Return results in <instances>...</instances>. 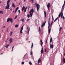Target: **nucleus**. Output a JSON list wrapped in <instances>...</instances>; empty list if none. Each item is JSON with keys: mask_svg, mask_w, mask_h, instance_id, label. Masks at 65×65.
I'll return each mask as SVG.
<instances>
[{"mask_svg": "<svg viewBox=\"0 0 65 65\" xmlns=\"http://www.w3.org/2000/svg\"><path fill=\"white\" fill-rule=\"evenodd\" d=\"M10 1V0H8L7 1V6H5V9H9V2Z\"/></svg>", "mask_w": 65, "mask_h": 65, "instance_id": "f257e3e1", "label": "nucleus"}, {"mask_svg": "<svg viewBox=\"0 0 65 65\" xmlns=\"http://www.w3.org/2000/svg\"><path fill=\"white\" fill-rule=\"evenodd\" d=\"M40 42L41 43V46H42V49H41V55H42L43 54V46H42V44H43V42H42V40H41L40 41Z\"/></svg>", "mask_w": 65, "mask_h": 65, "instance_id": "f03ea898", "label": "nucleus"}, {"mask_svg": "<svg viewBox=\"0 0 65 65\" xmlns=\"http://www.w3.org/2000/svg\"><path fill=\"white\" fill-rule=\"evenodd\" d=\"M34 10H33V9H31V10H30L29 12V13L30 14V17H32V15H33V13L34 12Z\"/></svg>", "mask_w": 65, "mask_h": 65, "instance_id": "7ed1b4c3", "label": "nucleus"}, {"mask_svg": "<svg viewBox=\"0 0 65 65\" xmlns=\"http://www.w3.org/2000/svg\"><path fill=\"white\" fill-rule=\"evenodd\" d=\"M35 5H36V7H37V8L38 12V10H39V8H40V5H39V4H38L37 3L35 4Z\"/></svg>", "mask_w": 65, "mask_h": 65, "instance_id": "20e7f679", "label": "nucleus"}, {"mask_svg": "<svg viewBox=\"0 0 65 65\" xmlns=\"http://www.w3.org/2000/svg\"><path fill=\"white\" fill-rule=\"evenodd\" d=\"M7 22H9V21H10L12 23L13 20L11 18H9L7 19Z\"/></svg>", "mask_w": 65, "mask_h": 65, "instance_id": "39448f33", "label": "nucleus"}, {"mask_svg": "<svg viewBox=\"0 0 65 65\" xmlns=\"http://www.w3.org/2000/svg\"><path fill=\"white\" fill-rule=\"evenodd\" d=\"M48 10H49L50 8L51 7V4L50 3H49L47 4H46Z\"/></svg>", "mask_w": 65, "mask_h": 65, "instance_id": "423d86ee", "label": "nucleus"}, {"mask_svg": "<svg viewBox=\"0 0 65 65\" xmlns=\"http://www.w3.org/2000/svg\"><path fill=\"white\" fill-rule=\"evenodd\" d=\"M61 19L63 18V20L65 19V17H64L63 15V11H62L61 12Z\"/></svg>", "mask_w": 65, "mask_h": 65, "instance_id": "0eeeda50", "label": "nucleus"}, {"mask_svg": "<svg viewBox=\"0 0 65 65\" xmlns=\"http://www.w3.org/2000/svg\"><path fill=\"white\" fill-rule=\"evenodd\" d=\"M23 28H24V26H22L21 28V30H20V33H23V31H23Z\"/></svg>", "mask_w": 65, "mask_h": 65, "instance_id": "6e6552de", "label": "nucleus"}, {"mask_svg": "<svg viewBox=\"0 0 65 65\" xmlns=\"http://www.w3.org/2000/svg\"><path fill=\"white\" fill-rule=\"evenodd\" d=\"M46 21L45 22L43 23V24L41 25V27H43L44 26H45V23H46Z\"/></svg>", "mask_w": 65, "mask_h": 65, "instance_id": "1a4fd4ad", "label": "nucleus"}, {"mask_svg": "<svg viewBox=\"0 0 65 65\" xmlns=\"http://www.w3.org/2000/svg\"><path fill=\"white\" fill-rule=\"evenodd\" d=\"M9 42L10 43L12 42V38H10L9 40Z\"/></svg>", "mask_w": 65, "mask_h": 65, "instance_id": "9d476101", "label": "nucleus"}, {"mask_svg": "<svg viewBox=\"0 0 65 65\" xmlns=\"http://www.w3.org/2000/svg\"><path fill=\"white\" fill-rule=\"evenodd\" d=\"M25 8V6H23V7L22 8V11H23Z\"/></svg>", "mask_w": 65, "mask_h": 65, "instance_id": "9b49d317", "label": "nucleus"}, {"mask_svg": "<svg viewBox=\"0 0 65 65\" xmlns=\"http://www.w3.org/2000/svg\"><path fill=\"white\" fill-rule=\"evenodd\" d=\"M12 7H14V8H15V5L13 3L12 4Z\"/></svg>", "mask_w": 65, "mask_h": 65, "instance_id": "f8f14e48", "label": "nucleus"}, {"mask_svg": "<svg viewBox=\"0 0 65 65\" xmlns=\"http://www.w3.org/2000/svg\"><path fill=\"white\" fill-rule=\"evenodd\" d=\"M50 47L52 48H53V47H54V45L53 44H50Z\"/></svg>", "mask_w": 65, "mask_h": 65, "instance_id": "ddd939ff", "label": "nucleus"}, {"mask_svg": "<svg viewBox=\"0 0 65 65\" xmlns=\"http://www.w3.org/2000/svg\"><path fill=\"white\" fill-rule=\"evenodd\" d=\"M44 16H45V18H46V12L45 11H44Z\"/></svg>", "mask_w": 65, "mask_h": 65, "instance_id": "4468645a", "label": "nucleus"}, {"mask_svg": "<svg viewBox=\"0 0 65 65\" xmlns=\"http://www.w3.org/2000/svg\"><path fill=\"white\" fill-rule=\"evenodd\" d=\"M19 9V7H17L15 10V13H16V12L17 11V10H18Z\"/></svg>", "mask_w": 65, "mask_h": 65, "instance_id": "2eb2a0df", "label": "nucleus"}, {"mask_svg": "<svg viewBox=\"0 0 65 65\" xmlns=\"http://www.w3.org/2000/svg\"><path fill=\"white\" fill-rule=\"evenodd\" d=\"M9 46V44L6 45L5 47H6V48H8V46Z\"/></svg>", "mask_w": 65, "mask_h": 65, "instance_id": "dca6fc26", "label": "nucleus"}, {"mask_svg": "<svg viewBox=\"0 0 65 65\" xmlns=\"http://www.w3.org/2000/svg\"><path fill=\"white\" fill-rule=\"evenodd\" d=\"M59 19V18H56L55 19V20L54 21V22H56V21L58 20V19Z\"/></svg>", "mask_w": 65, "mask_h": 65, "instance_id": "f3484780", "label": "nucleus"}, {"mask_svg": "<svg viewBox=\"0 0 65 65\" xmlns=\"http://www.w3.org/2000/svg\"><path fill=\"white\" fill-rule=\"evenodd\" d=\"M52 40H53V39H52V37H51V38H50V43H51V42H52Z\"/></svg>", "mask_w": 65, "mask_h": 65, "instance_id": "a211bd4d", "label": "nucleus"}, {"mask_svg": "<svg viewBox=\"0 0 65 65\" xmlns=\"http://www.w3.org/2000/svg\"><path fill=\"white\" fill-rule=\"evenodd\" d=\"M41 62V59L40 58H39L38 61V63H39V62Z\"/></svg>", "mask_w": 65, "mask_h": 65, "instance_id": "6ab92c4d", "label": "nucleus"}, {"mask_svg": "<svg viewBox=\"0 0 65 65\" xmlns=\"http://www.w3.org/2000/svg\"><path fill=\"white\" fill-rule=\"evenodd\" d=\"M27 7H26L25 9H24V12H26V10H27Z\"/></svg>", "mask_w": 65, "mask_h": 65, "instance_id": "aec40b11", "label": "nucleus"}, {"mask_svg": "<svg viewBox=\"0 0 65 65\" xmlns=\"http://www.w3.org/2000/svg\"><path fill=\"white\" fill-rule=\"evenodd\" d=\"M51 29H49L48 30V31H49V33H51Z\"/></svg>", "mask_w": 65, "mask_h": 65, "instance_id": "412c9836", "label": "nucleus"}, {"mask_svg": "<svg viewBox=\"0 0 65 65\" xmlns=\"http://www.w3.org/2000/svg\"><path fill=\"white\" fill-rule=\"evenodd\" d=\"M0 13H2V14H3V12L2 11H0Z\"/></svg>", "mask_w": 65, "mask_h": 65, "instance_id": "4be33fe9", "label": "nucleus"}, {"mask_svg": "<svg viewBox=\"0 0 65 65\" xmlns=\"http://www.w3.org/2000/svg\"><path fill=\"white\" fill-rule=\"evenodd\" d=\"M52 21H54V17H53V15H52Z\"/></svg>", "mask_w": 65, "mask_h": 65, "instance_id": "5701e85b", "label": "nucleus"}, {"mask_svg": "<svg viewBox=\"0 0 65 65\" xmlns=\"http://www.w3.org/2000/svg\"><path fill=\"white\" fill-rule=\"evenodd\" d=\"M39 32H40V31H41V30H40V27H39Z\"/></svg>", "mask_w": 65, "mask_h": 65, "instance_id": "b1692460", "label": "nucleus"}, {"mask_svg": "<svg viewBox=\"0 0 65 65\" xmlns=\"http://www.w3.org/2000/svg\"><path fill=\"white\" fill-rule=\"evenodd\" d=\"M29 64L30 65H32V62H29Z\"/></svg>", "mask_w": 65, "mask_h": 65, "instance_id": "393cba45", "label": "nucleus"}, {"mask_svg": "<svg viewBox=\"0 0 65 65\" xmlns=\"http://www.w3.org/2000/svg\"><path fill=\"white\" fill-rule=\"evenodd\" d=\"M17 18H18V16L16 15L15 17V18H14V20H15V19H17Z\"/></svg>", "mask_w": 65, "mask_h": 65, "instance_id": "a878e982", "label": "nucleus"}, {"mask_svg": "<svg viewBox=\"0 0 65 65\" xmlns=\"http://www.w3.org/2000/svg\"><path fill=\"white\" fill-rule=\"evenodd\" d=\"M32 45H31V48H32L33 47V43H31Z\"/></svg>", "mask_w": 65, "mask_h": 65, "instance_id": "bb28decb", "label": "nucleus"}, {"mask_svg": "<svg viewBox=\"0 0 65 65\" xmlns=\"http://www.w3.org/2000/svg\"><path fill=\"white\" fill-rule=\"evenodd\" d=\"M27 17L28 18H30V15H29V14H28L27 15Z\"/></svg>", "mask_w": 65, "mask_h": 65, "instance_id": "cd10ccee", "label": "nucleus"}, {"mask_svg": "<svg viewBox=\"0 0 65 65\" xmlns=\"http://www.w3.org/2000/svg\"><path fill=\"white\" fill-rule=\"evenodd\" d=\"M21 21L23 22L24 21V19L23 18L22 19Z\"/></svg>", "mask_w": 65, "mask_h": 65, "instance_id": "c85d7f7f", "label": "nucleus"}, {"mask_svg": "<svg viewBox=\"0 0 65 65\" xmlns=\"http://www.w3.org/2000/svg\"><path fill=\"white\" fill-rule=\"evenodd\" d=\"M63 61L64 63V64L65 63V58L63 59Z\"/></svg>", "mask_w": 65, "mask_h": 65, "instance_id": "c756f323", "label": "nucleus"}, {"mask_svg": "<svg viewBox=\"0 0 65 65\" xmlns=\"http://www.w3.org/2000/svg\"><path fill=\"white\" fill-rule=\"evenodd\" d=\"M12 34V32H10V36H11Z\"/></svg>", "mask_w": 65, "mask_h": 65, "instance_id": "7c9ffc66", "label": "nucleus"}, {"mask_svg": "<svg viewBox=\"0 0 65 65\" xmlns=\"http://www.w3.org/2000/svg\"><path fill=\"white\" fill-rule=\"evenodd\" d=\"M61 13H60L58 15V17H59V18H60V17H61Z\"/></svg>", "mask_w": 65, "mask_h": 65, "instance_id": "2f4dec72", "label": "nucleus"}, {"mask_svg": "<svg viewBox=\"0 0 65 65\" xmlns=\"http://www.w3.org/2000/svg\"><path fill=\"white\" fill-rule=\"evenodd\" d=\"M15 27H18V25H15Z\"/></svg>", "mask_w": 65, "mask_h": 65, "instance_id": "473e14b6", "label": "nucleus"}, {"mask_svg": "<svg viewBox=\"0 0 65 65\" xmlns=\"http://www.w3.org/2000/svg\"><path fill=\"white\" fill-rule=\"evenodd\" d=\"M62 27H60L59 28V31H60L62 29Z\"/></svg>", "mask_w": 65, "mask_h": 65, "instance_id": "72a5a7b5", "label": "nucleus"}, {"mask_svg": "<svg viewBox=\"0 0 65 65\" xmlns=\"http://www.w3.org/2000/svg\"><path fill=\"white\" fill-rule=\"evenodd\" d=\"M53 21H52V22L51 23V26H52V24H53Z\"/></svg>", "mask_w": 65, "mask_h": 65, "instance_id": "f704fd0d", "label": "nucleus"}, {"mask_svg": "<svg viewBox=\"0 0 65 65\" xmlns=\"http://www.w3.org/2000/svg\"><path fill=\"white\" fill-rule=\"evenodd\" d=\"M50 22H48V26H50Z\"/></svg>", "mask_w": 65, "mask_h": 65, "instance_id": "c9c22d12", "label": "nucleus"}, {"mask_svg": "<svg viewBox=\"0 0 65 65\" xmlns=\"http://www.w3.org/2000/svg\"><path fill=\"white\" fill-rule=\"evenodd\" d=\"M32 52H30V55H32Z\"/></svg>", "mask_w": 65, "mask_h": 65, "instance_id": "e433bc0d", "label": "nucleus"}, {"mask_svg": "<svg viewBox=\"0 0 65 65\" xmlns=\"http://www.w3.org/2000/svg\"><path fill=\"white\" fill-rule=\"evenodd\" d=\"M19 13H20V12H21V11H20V10H18Z\"/></svg>", "mask_w": 65, "mask_h": 65, "instance_id": "4c0bfd02", "label": "nucleus"}, {"mask_svg": "<svg viewBox=\"0 0 65 65\" xmlns=\"http://www.w3.org/2000/svg\"><path fill=\"white\" fill-rule=\"evenodd\" d=\"M50 18H48V22H50Z\"/></svg>", "mask_w": 65, "mask_h": 65, "instance_id": "58836bf2", "label": "nucleus"}, {"mask_svg": "<svg viewBox=\"0 0 65 65\" xmlns=\"http://www.w3.org/2000/svg\"><path fill=\"white\" fill-rule=\"evenodd\" d=\"M22 64H24V62H22Z\"/></svg>", "mask_w": 65, "mask_h": 65, "instance_id": "ea45409f", "label": "nucleus"}, {"mask_svg": "<svg viewBox=\"0 0 65 65\" xmlns=\"http://www.w3.org/2000/svg\"><path fill=\"white\" fill-rule=\"evenodd\" d=\"M64 7V5H63L62 7V8H63V7Z\"/></svg>", "mask_w": 65, "mask_h": 65, "instance_id": "a19ab883", "label": "nucleus"}, {"mask_svg": "<svg viewBox=\"0 0 65 65\" xmlns=\"http://www.w3.org/2000/svg\"><path fill=\"white\" fill-rule=\"evenodd\" d=\"M3 28H5V26H4L3 27Z\"/></svg>", "mask_w": 65, "mask_h": 65, "instance_id": "79ce46f5", "label": "nucleus"}, {"mask_svg": "<svg viewBox=\"0 0 65 65\" xmlns=\"http://www.w3.org/2000/svg\"><path fill=\"white\" fill-rule=\"evenodd\" d=\"M30 31V28H29L28 31Z\"/></svg>", "mask_w": 65, "mask_h": 65, "instance_id": "37998d69", "label": "nucleus"}, {"mask_svg": "<svg viewBox=\"0 0 65 65\" xmlns=\"http://www.w3.org/2000/svg\"><path fill=\"white\" fill-rule=\"evenodd\" d=\"M30 19H28L27 20V21H30Z\"/></svg>", "mask_w": 65, "mask_h": 65, "instance_id": "c03bdc74", "label": "nucleus"}, {"mask_svg": "<svg viewBox=\"0 0 65 65\" xmlns=\"http://www.w3.org/2000/svg\"><path fill=\"white\" fill-rule=\"evenodd\" d=\"M29 31H27V34H29Z\"/></svg>", "mask_w": 65, "mask_h": 65, "instance_id": "a18cd8bd", "label": "nucleus"}, {"mask_svg": "<svg viewBox=\"0 0 65 65\" xmlns=\"http://www.w3.org/2000/svg\"><path fill=\"white\" fill-rule=\"evenodd\" d=\"M46 52V48L45 50V52Z\"/></svg>", "mask_w": 65, "mask_h": 65, "instance_id": "49530a36", "label": "nucleus"}, {"mask_svg": "<svg viewBox=\"0 0 65 65\" xmlns=\"http://www.w3.org/2000/svg\"><path fill=\"white\" fill-rule=\"evenodd\" d=\"M63 5H64V6H65V2H64V3Z\"/></svg>", "mask_w": 65, "mask_h": 65, "instance_id": "de8ad7c7", "label": "nucleus"}, {"mask_svg": "<svg viewBox=\"0 0 65 65\" xmlns=\"http://www.w3.org/2000/svg\"><path fill=\"white\" fill-rule=\"evenodd\" d=\"M10 10L11 11H12V9L11 8L10 9Z\"/></svg>", "mask_w": 65, "mask_h": 65, "instance_id": "09e8293b", "label": "nucleus"}, {"mask_svg": "<svg viewBox=\"0 0 65 65\" xmlns=\"http://www.w3.org/2000/svg\"><path fill=\"white\" fill-rule=\"evenodd\" d=\"M27 29H29V26H28L27 27Z\"/></svg>", "mask_w": 65, "mask_h": 65, "instance_id": "8fccbe9b", "label": "nucleus"}, {"mask_svg": "<svg viewBox=\"0 0 65 65\" xmlns=\"http://www.w3.org/2000/svg\"><path fill=\"white\" fill-rule=\"evenodd\" d=\"M12 51H13V49H12Z\"/></svg>", "mask_w": 65, "mask_h": 65, "instance_id": "3c124183", "label": "nucleus"}, {"mask_svg": "<svg viewBox=\"0 0 65 65\" xmlns=\"http://www.w3.org/2000/svg\"><path fill=\"white\" fill-rule=\"evenodd\" d=\"M13 48H14V46H13V47H12V48L13 49Z\"/></svg>", "mask_w": 65, "mask_h": 65, "instance_id": "603ef678", "label": "nucleus"}, {"mask_svg": "<svg viewBox=\"0 0 65 65\" xmlns=\"http://www.w3.org/2000/svg\"><path fill=\"white\" fill-rule=\"evenodd\" d=\"M46 43H47V40H46Z\"/></svg>", "mask_w": 65, "mask_h": 65, "instance_id": "864d4df0", "label": "nucleus"}, {"mask_svg": "<svg viewBox=\"0 0 65 65\" xmlns=\"http://www.w3.org/2000/svg\"><path fill=\"white\" fill-rule=\"evenodd\" d=\"M49 28H50V26H48V29H49Z\"/></svg>", "mask_w": 65, "mask_h": 65, "instance_id": "5fc2aeb1", "label": "nucleus"}, {"mask_svg": "<svg viewBox=\"0 0 65 65\" xmlns=\"http://www.w3.org/2000/svg\"><path fill=\"white\" fill-rule=\"evenodd\" d=\"M1 54V55H3V53H2Z\"/></svg>", "mask_w": 65, "mask_h": 65, "instance_id": "6e6d98bb", "label": "nucleus"}, {"mask_svg": "<svg viewBox=\"0 0 65 65\" xmlns=\"http://www.w3.org/2000/svg\"><path fill=\"white\" fill-rule=\"evenodd\" d=\"M24 2H25V1H26L25 0H24Z\"/></svg>", "mask_w": 65, "mask_h": 65, "instance_id": "4d7b16f0", "label": "nucleus"}, {"mask_svg": "<svg viewBox=\"0 0 65 65\" xmlns=\"http://www.w3.org/2000/svg\"><path fill=\"white\" fill-rule=\"evenodd\" d=\"M27 39H27V38L26 39V40H27Z\"/></svg>", "mask_w": 65, "mask_h": 65, "instance_id": "13d9d810", "label": "nucleus"}, {"mask_svg": "<svg viewBox=\"0 0 65 65\" xmlns=\"http://www.w3.org/2000/svg\"><path fill=\"white\" fill-rule=\"evenodd\" d=\"M5 42H7V40H6V41H5Z\"/></svg>", "mask_w": 65, "mask_h": 65, "instance_id": "bf43d9fd", "label": "nucleus"}, {"mask_svg": "<svg viewBox=\"0 0 65 65\" xmlns=\"http://www.w3.org/2000/svg\"><path fill=\"white\" fill-rule=\"evenodd\" d=\"M8 38L6 40H8Z\"/></svg>", "mask_w": 65, "mask_h": 65, "instance_id": "052dcab7", "label": "nucleus"}, {"mask_svg": "<svg viewBox=\"0 0 65 65\" xmlns=\"http://www.w3.org/2000/svg\"><path fill=\"white\" fill-rule=\"evenodd\" d=\"M58 22H59V19H58Z\"/></svg>", "mask_w": 65, "mask_h": 65, "instance_id": "680f3d73", "label": "nucleus"}, {"mask_svg": "<svg viewBox=\"0 0 65 65\" xmlns=\"http://www.w3.org/2000/svg\"><path fill=\"white\" fill-rule=\"evenodd\" d=\"M1 3V2L0 1V4Z\"/></svg>", "mask_w": 65, "mask_h": 65, "instance_id": "e2e57ef3", "label": "nucleus"}, {"mask_svg": "<svg viewBox=\"0 0 65 65\" xmlns=\"http://www.w3.org/2000/svg\"><path fill=\"white\" fill-rule=\"evenodd\" d=\"M7 32L8 31V29L7 30Z\"/></svg>", "mask_w": 65, "mask_h": 65, "instance_id": "0e129e2a", "label": "nucleus"}, {"mask_svg": "<svg viewBox=\"0 0 65 65\" xmlns=\"http://www.w3.org/2000/svg\"><path fill=\"white\" fill-rule=\"evenodd\" d=\"M3 30L2 31V32H3Z\"/></svg>", "mask_w": 65, "mask_h": 65, "instance_id": "69168bd1", "label": "nucleus"}, {"mask_svg": "<svg viewBox=\"0 0 65 65\" xmlns=\"http://www.w3.org/2000/svg\"><path fill=\"white\" fill-rule=\"evenodd\" d=\"M15 0V1H16V0Z\"/></svg>", "mask_w": 65, "mask_h": 65, "instance_id": "338daca9", "label": "nucleus"}, {"mask_svg": "<svg viewBox=\"0 0 65 65\" xmlns=\"http://www.w3.org/2000/svg\"><path fill=\"white\" fill-rule=\"evenodd\" d=\"M64 2H65V1H64Z\"/></svg>", "mask_w": 65, "mask_h": 65, "instance_id": "774afa93", "label": "nucleus"}]
</instances>
